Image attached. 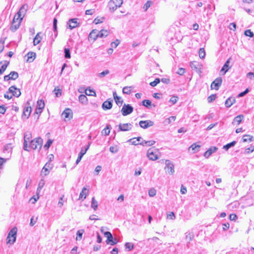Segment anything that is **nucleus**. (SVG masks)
<instances>
[{
	"label": "nucleus",
	"mask_w": 254,
	"mask_h": 254,
	"mask_svg": "<svg viewBox=\"0 0 254 254\" xmlns=\"http://www.w3.org/2000/svg\"><path fill=\"white\" fill-rule=\"evenodd\" d=\"M43 139L41 137L36 138L30 141V143L28 145V149L31 148L34 150L40 149L42 146Z\"/></svg>",
	"instance_id": "1"
},
{
	"label": "nucleus",
	"mask_w": 254,
	"mask_h": 254,
	"mask_svg": "<svg viewBox=\"0 0 254 254\" xmlns=\"http://www.w3.org/2000/svg\"><path fill=\"white\" fill-rule=\"evenodd\" d=\"M17 232V229L16 227H14L11 229L6 238L7 244H13L16 241Z\"/></svg>",
	"instance_id": "2"
},
{
	"label": "nucleus",
	"mask_w": 254,
	"mask_h": 254,
	"mask_svg": "<svg viewBox=\"0 0 254 254\" xmlns=\"http://www.w3.org/2000/svg\"><path fill=\"white\" fill-rule=\"evenodd\" d=\"M123 2V0H110L108 4V6L110 11L114 12L118 7H119L122 5Z\"/></svg>",
	"instance_id": "3"
},
{
	"label": "nucleus",
	"mask_w": 254,
	"mask_h": 254,
	"mask_svg": "<svg viewBox=\"0 0 254 254\" xmlns=\"http://www.w3.org/2000/svg\"><path fill=\"white\" fill-rule=\"evenodd\" d=\"M32 138V134L30 131H26L24 135V143H23V149L25 151H29L28 149V144L30 143Z\"/></svg>",
	"instance_id": "4"
},
{
	"label": "nucleus",
	"mask_w": 254,
	"mask_h": 254,
	"mask_svg": "<svg viewBox=\"0 0 254 254\" xmlns=\"http://www.w3.org/2000/svg\"><path fill=\"white\" fill-rule=\"evenodd\" d=\"M157 153V149L154 148H150L147 151V156L150 160L155 161L158 159Z\"/></svg>",
	"instance_id": "5"
},
{
	"label": "nucleus",
	"mask_w": 254,
	"mask_h": 254,
	"mask_svg": "<svg viewBox=\"0 0 254 254\" xmlns=\"http://www.w3.org/2000/svg\"><path fill=\"white\" fill-rule=\"evenodd\" d=\"M164 169L169 174L173 175L175 172L174 165L169 160H166Z\"/></svg>",
	"instance_id": "6"
},
{
	"label": "nucleus",
	"mask_w": 254,
	"mask_h": 254,
	"mask_svg": "<svg viewBox=\"0 0 254 254\" xmlns=\"http://www.w3.org/2000/svg\"><path fill=\"white\" fill-rule=\"evenodd\" d=\"M133 110V108L130 105L125 104L122 107L121 112L124 116H126L131 114Z\"/></svg>",
	"instance_id": "7"
},
{
	"label": "nucleus",
	"mask_w": 254,
	"mask_h": 254,
	"mask_svg": "<svg viewBox=\"0 0 254 254\" xmlns=\"http://www.w3.org/2000/svg\"><path fill=\"white\" fill-rule=\"evenodd\" d=\"M222 83V79L221 77H219L216 78L211 83V89H214L218 90L221 85Z\"/></svg>",
	"instance_id": "8"
},
{
	"label": "nucleus",
	"mask_w": 254,
	"mask_h": 254,
	"mask_svg": "<svg viewBox=\"0 0 254 254\" xmlns=\"http://www.w3.org/2000/svg\"><path fill=\"white\" fill-rule=\"evenodd\" d=\"M31 111L32 108L30 106V103L29 102H27L26 104L23 109L22 118L25 117L26 119H28L30 115Z\"/></svg>",
	"instance_id": "9"
},
{
	"label": "nucleus",
	"mask_w": 254,
	"mask_h": 254,
	"mask_svg": "<svg viewBox=\"0 0 254 254\" xmlns=\"http://www.w3.org/2000/svg\"><path fill=\"white\" fill-rule=\"evenodd\" d=\"M140 127L143 128H147L154 125L153 122L150 120L141 121L139 123Z\"/></svg>",
	"instance_id": "10"
},
{
	"label": "nucleus",
	"mask_w": 254,
	"mask_h": 254,
	"mask_svg": "<svg viewBox=\"0 0 254 254\" xmlns=\"http://www.w3.org/2000/svg\"><path fill=\"white\" fill-rule=\"evenodd\" d=\"M190 66L192 69L196 71L198 73L201 72V64L198 62L193 61L190 63Z\"/></svg>",
	"instance_id": "11"
},
{
	"label": "nucleus",
	"mask_w": 254,
	"mask_h": 254,
	"mask_svg": "<svg viewBox=\"0 0 254 254\" xmlns=\"http://www.w3.org/2000/svg\"><path fill=\"white\" fill-rule=\"evenodd\" d=\"M53 167V165L50 162H47L42 169L41 173L44 174L45 176H47L50 173V170Z\"/></svg>",
	"instance_id": "12"
},
{
	"label": "nucleus",
	"mask_w": 254,
	"mask_h": 254,
	"mask_svg": "<svg viewBox=\"0 0 254 254\" xmlns=\"http://www.w3.org/2000/svg\"><path fill=\"white\" fill-rule=\"evenodd\" d=\"M77 18L70 19L67 22L69 28H70V29H72L76 27H79V23L77 22Z\"/></svg>",
	"instance_id": "13"
},
{
	"label": "nucleus",
	"mask_w": 254,
	"mask_h": 254,
	"mask_svg": "<svg viewBox=\"0 0 254 254\" xmlns=\"http://www.w3.org/2000/svg\"><path fill=\"white\" fill-rule=\"evenodd\" d=\"M9 91L12 94L13 96L18 97L21 95L20 89L17 88L15 86H11L9 88Z\"/></svg>",
	"instance_id": "14"
},
{
	"label": "nucleus",
	"mask_w": 254,
	"mask_h": 254,
	"mask_svg": "<svg viewBox=\"0 0 254 254\" xmlns=\"http://www.w3.org/2000/svg\"><path fill=\"white\" fill-rule=\"evenodd\" d=\"M132 127V125L130 123L120 124L119 126L120 130L124 131L130 130Z\"/></svg>",
	"instance_id": "15"
},
{
	"label": "nucleus",
	"mask_w": 254,
	"mask_h": 254,
	"mask_svg": "<svg viewBox=\"0 0 254 254\" xmlns=\"http://www.w3.org/2000/svg\"><path fill=\"white\" fill-rule=\"evenodd\" d=\"M57 22H58L57 19L56 18H55L53 20V30H54L55 34H54V35H52V36H51V39H52V42L54 41L55 39L56 38V37L58 35Z\"/></svg>",
	"instance_id": "16"
},
{
	"label": "nucleus",
	"mask_w": 254,
	"mask_h": 254,
	"mask_svg": "<svg viewBox=\"0 0 254 254\" xmlns=\"http://www.w3.org/2000/svg\"><path fill=\"white\" fill-rule=\"evenodd\" d=\"M99 37L98 36V30L94 29L90 33L88 36V39L89 40L95 41L96 39Z\"/></svg>",
	"instance_id": "17"
},
{
	"label": "nucleus",
	"mask_w": 254,
	"mask_h": 254,
	"mask_svg": "<svg viewBox=\"0 0 254 254\" xmlns=\"http://www.w3.org/2000/svg\"><path fill=\"white\" fill-rule=\"evenodd\" d=\"M218 148L215 146L211 147L204 153V156L208 158L213 153L216 152Z\"/></svg>",
	"instance_id": "18"
},
{
	"label": "nucleus",
	"mask_w": 254,
	"mask_h": 254,
	"mask_svg": "<svg viewBox=\"0 0 254 254\" xmlns=\"http://www.w3.org/2000/svg\"><path fill=\"white\" fill-rule=\"evenodd\" d=\"M230 60V58L227 60L220 70V72H223V75L225 74L226 72H227L231 68V67L229 66Z\"/></svg>",
	"instance_id": "19"
},
{
	"label": "nucleus",
	"mask_w": 254,
	"mask_h": 254,
	"mask_svg": "<svg viewBox=\"0 0 254 254\" xmlns=\"http://www.w3.org/2000/svg\"><path fill=\"white\" fill-rule=\"evenodd\" d=\"M88 193V190L86 188L84 187L82 189V191L80 193L78 199L79 200L81 199L82 201L84 200L86 198Z\"/></svg>",
	"instance_id": "20"
},
{
	"label": "nucleus",
	"mask_w": 254,
	"mask_h": 254,
	"mask_svg": "<svg viewBox=\"0 0 254 254\" xmlns=\"http://www.w3.org/2000/svg\"><path fill=\"white\" fill-rule=\"evenodd\" d=\"M113 96L117 105H118L119 106H121L123 103V100L121 98V97L118 96L116 92L115 91L113 92Z\"/></svg>",
	"instance_id": "21"
},
{
	"label": "nucleus",
	"mask_w": 254,
	"mask_h": 254,
	"mask_svg": "<svg viewBox=\"0 0 254 254\" xmlns=\"http://www.w3.org/2000/svg\"><path fill=\"white\" fill-rule=\"evenodd\" d=\"M112 107V101L107 100L102 104V108L104 110H109Z\"/></svg>",
	"instance_id": "22"
},
{
	"label": "nucleus",
	"mask_w": 254,
	"mask_h": 254,
	"mask_svg": "<svg viewBox=\"0 0 254 254\" xmlns=\"http://www.w3.org/2000/svg\"><path fill=\"white\" fill-rule=\"evenodd\" d=\"M244 118V116L243 115H240L236 116L233 120L232 122V124L233 125H239L241 122L242 119Z\"/></svg>",
	"instance_id": "23"
},
{
	"label": "nucleus",
	"mask_w": 254,
	"mask_h": 254,
	"mask_svg": "<svg viewBox=\"0 0 254 254\" xmlns=\"http://www.w3.org/2000/svg\"><path fill=\"white\" fill-rule=\"evenodd\" d=\"M236 102V100L234 97L228 98L225 102V105L226 107H230Z\"/></svg>",
	"instance_id": "24"
},
{
	"label": "nucleus",
	"mask_w": 254,
	"mask_h": 254,
	"mask_svg": "<svg viewBox=\"0 0 254 254\" xmlns=\"http://www.w3.org/2000/svg\"><path fill=\"white\" fill-rule=\"evenodd\" d=\"M27 8L28 5L27 4H24L20 7V9L17 12V13L19 14H20L21 16L24 17L27 10Z\"/></svg>",
	"instance_id": "25"
},
{
	"label": "nucleus",
	"mask_w": 254,
	"mask_h": 254,
	"mask_svg": "<svg viewBox=\"0 0 254 254\" xmlns=\"http://www.w3.org/2000/svg\"><path fill=\"white\" fill-rule=\"evenodd\" d=\"M21 23L18 21H12L10 29L11 31H15L20 26Z\"/></svg>",
	"instance_id": "26"
},
{
	"label": "nucleus",
	"mask_w": 254,
	"mask_h": 254,
	"mask_svg": "<svg viewBox=\"0 0 254 254\" xmlns=\"http://www.w3.org/2000/svg\"><path fill=\"white\" fill-rule=\"evenodd\" d=\"M62 115L64 116L65 118L72 117V112L71 109L66 108L63 112Z\"/></svg>",
	"instance_id": "27"
},
{
	"label": "nucleus",
	"mask_w": 254,
	"mask_h": 254,
	"mask_svg": "<svg viewBox=\"0 0 254 254\" xmlns=\"http://www.w3.org/2000/svg\"><path fill=\"white\" fill-rule=\"evenodd\" d=\"M36 53L34 52H29L26 56L27 57V61L28 62H32L36 58Z\"/></svg>",
	"instance_id": "28"
},
{
	"label": "nucleus",
	"mask_w": 254,
	"mask_h": 254,
	"mask_svg": "<svg viewBox=\"0 0 254 254\" xmlns=\"http://www.w3.org/2000/svg\"><path fill=\"white\" fill-rule=\"evenodd\" d=\"M176 119V116H171L168 118L166 119L163 123L166 126L168 125L169 124H171L172 122H174Z\"/></svg>",
	"instance_id": "29"
},
{
	"label": "nucleus",
	"mask_w": 254,
	"mask_h": 254,
	"mask_svg": "<svg viewBox=\"0 0 254 254\" xmlns=\"http://www.w3.org/2000/svg\"><path fill=\"white\" fill-rule=\"evenodd\" d=\"M104 235L107 238L106 243L109 244L113 240L112 234L110 232H106L104 233Z\"/></svg>",
	"instance_id": "30"
},
{
	"label": "nucleus",
	"mask_w": 254,
	"mask_h": 254,
	"mask_svg": "<svg viewBox=\"0 0 254 254\" xmlns=\"http://www.w3.org/2000/svg\"><path fill=\"white\" fill-rule=\"evenodd\" d=\"M41 33H38L33 40V44L34 46L38 45L42 40V37L40 36Z\"/></svg>",
	"instance_id": "31"
},
{
	"label": "nucleus",
	"mask_w": 254,
	"mask_h": 254,
	"mask_svg": "<svg viewBox=\"0 0 254 254\" xmlns=\"http://www.w3.org/2000/svg\"><path fill=\"white\" fill-rule=\"evenodd\" d=\"M109 34V32L107 30L102 29L100 31H98V36L100 38L106 37Z\"/></svg>",
	"instance_id": "32"
},
{
	"label": "nucleus",
	"mask_w": 254,
	"mask_h": 254,
	"mask_svg": "<svg viewBox=\"0 0 254 254\" xmlns=\"http://www.w3.org/2000/svg\"><path fill=\"white\" fill-rule=\"evenodd\" d=\"M155 143V141L154 140H149V141H143L139 144L142 145L143 146H150L154 145Z\"/></svg>",
	"instance_id": "33"
},
{
	"label": "nucleus",
	"mask_w": 254,
	"mask_h": 254,
	"mask_svg": "<svg viewBox=\"0 0 254 254\" xmlns=\"http://www.w3.org/2000/svg\"><path fill=\"white\" fill-rule=\"evenodd\" d=\"M8 64L9 62L6 61L2 65H1V63H0V74H2L6 70Z\"/></svg>",
	"instance_id": "34"
},
{
	"label": "nucleus",
	"mask_w": 254,
	"mask_h": 254,
	"mask_svg": "<svg viewBox=\"0 0 254 254\" xmlns=\"http://www.w3.org/2000/svg\"><path fill=\"white\" fill-rule=\"evenodd\" d=\"M98 202L96 200L94 197H93L91 201V207L94 210H96L98 208Z\"/></svg>",
	"instance_id": "35"
},
{
	"label": "nucleus",
	"mask_w": 254,
	"mask_h": 254,
	"mask_svg": "<svg viewBox=\"0 0 254 254\" xmlns=\"http://www.w3.org/2000/svg\"><path fill=\"white\" fill-rule=\"evenodd\" d=\"M78 100L82 104H86L87 102V97L83 94H81L79 95L78 97Z\"/></svg>",
	"instance_id": "36"
},
{
	"label": "nucleus",
	"mask_w": 254,
	"mask_h": 254,
	"mask_svg": "<svg viewBox=\"0 0 254 254\" xmlns=\"http://www.w3.org/2000/svg\"><path fill=\"white\" fill-rule=\"evenodd\" d=\"M236 144V141H233L230 143H229L223 146V148L225 149V150H228L230 148L234 146Z\"/></svg>",
	"instance_id": "37"
},
{
	"label": "nucleus",
	"mask_w": 254,
	"mask_h": 254,
	"mask_svg": "<svg viewBox=\"0 0 254 254\" xmlns=\"http://www.w3.org/2000/svg\"><path fill=\"white\" fill-rule=\"evenodd\" d=\"M45 184V181H44V179H41L39 181V184H38V188H37V193L41 191L42 189L44 186Z\"/></svg>",
	"instance_id": "38"
},
{
	"label": "nucleus",
	"mask_w": 254,
	"mask_h": 254,
	"mask_svg": "<svg viewBox=\"0 0 254 254\" xmlns=\"http://www.w3.org/2000/svg\"><path fill=\"white\" fill-rule=\"evenodd\" d=\"M85 151H83V148H82L80 151V152H79V154H78V157H77V159H76V164H78L80 161H81L82 157L83 156V155L85 154Z\"/></svg>",
	"instance_id": "39"
},
{
	"label": "nucleus",
	"mask_w": 254,
	"mask_h": 254,
	"mask_svg": "<svg viewBox=\"0 0 254 254\" xmlns=\"http://www.w3.org/2000/svg\"><path fill=\"white\" fill-rule=\"evenodd\" d=\"M200 147V146L199 145H197L195 143H193L189 147V150L191 149L193 152H196L199 150Z\"/></svg>",
	"instance_id": "40"
},
{
	"label": "nucleus",
	"mask_w": 254,
	"mask_h": 254,
	"mask_svg": "<svg viewBox=\"0 0 254 254\" xmlns=\"http://www.w3.org/2000/svg\"><path fill=\"white\" fill-rule=\"evenodd\" d=\"M12 147L11 144H7L4 146L3 151L4 152H10L12 151Z\"/></svg>",
	"instance_id": "41"
},
{
	"label": "nucleus",
	"mask_w": 254,
	"mask_h": 254,
	"mask_svg": "<svg viewBox=\"0 0 254 254\" xmlns=\"http://www.w3.org/2000/svg\"><path fill=\"white\" fill-rule=\"evenodd\" d=\"M45 107V103L43 100H39L37 102V108L43 109Z\"/></svg>",
	"instance_id": "42"
},
{
	"label": "nucleus",
	"mask_w": 254,
	"mask_h": 254,
	"mask_svg": "<svg viewBox=\"0 0 254 254\" xmlns=\"http://www.w3.org/2000/svg\"><path fill=\"white\" fill-rule=\"evenodd\" d=\"M9 75L11 80H15L18 77V73L16 71H11Z\"/></svg>",
	"instance_id": "43"
},
{
	"label": "nucleus",
	"mask_w": 254,
	"mask_h": 254,
	"mask_svg": "<svg viewBox=\"0 0 254 254\" xmlns=\"http://www.w3.org/2000/svg\"><path fill=\"white\" fill-rule=\"evenodd\" d=\"M194 235L192 233H187L186 234V240L188 242L191 241Z\"/></svg>",
	"instance_id": "44"
},
{
	"label": "nucleus",
	"mask_w": 254,
	"mask_h": 254,
	"mask_svg": "<svg viewBox=\"0 0 254 254\" xmlns=\"http://www.w3.org/2000/svg\"><path fill=\"white\" fill-rule=\"evenodd\" d=\"M126 249H127L128 251H131L133 248L134 245L132 243L127 242L125 245Z\"/></svg>",
	"instance_id": "45"
},
{
	"label": "nucleus",
	"mask_w": 254,
	"mask_h": 254,
	"mask_svg": "<svg viewBox=\"0 0 254 254\" xmlns=\"http://www.w3.org/2000/svg\"><path fill=\"white\" fill-rule=\"evenodd\" d=\"M83 233H84V230L83 229L79 230L77 232V233H76L77 237L76 238V240H80L82 239V236Z\"/></svg>",
	"instance_id": "46"
},
{
	"label": "nucleus",
	"mask_w": 254,
	"mask_h": 254,
	"mask_svg": "<svg viewBox=\"0 0 254 254\" xmlns=\"http://www.w3.org/2000/svg\"><path fill=\"white\" fill-rule=\"evenodd\" d=\"M253 140V137L250 135H245L243 137V142H247L248 141H252Z\"/></svg>",
	"instance_id": "47"
},
{
	"label": "nucleus",
	"mask_w": 254,
	"mask_h": 254,
	"mask_svg": "<svg viewBox=\"0 0 254 254\" xmlns=\"http://www.w3.org/2000/svg\"><path fill=\"white\" fill-rule=\"evenodd\" d=\"M131 92L130 87H125L123 89V93L126 94H130Z\"/></svg>",
	"instance_id": "48"
},
{
	"label": "nucleus",
	"mask_w": 254,
	"mask_h": 254,
	"mask_svg": "<svg viewBox=\"0 0 254 254\" xmlns=\"http://www.w3.org/2000/svg\"><path fill=\"white\" fill-rule=\"evenodd\" d=\"M156 194V190L154 188L150 189L148 191V194L150 197L154 196Z\"/></svg>",
	"instance_id": "49"
},
{
	"label": "nucleus",
	"mask_w": 254,
	"mask_h": 254,
	"mask_svg": "<svg viewBox=\"0 0 254 254\" xmlns=\"http://www.w3.org/2000/svg\"><path fill=\"white\" fill-rule=\"evenodd\" d=\"M199 56L200 58L203 59L205 56V53L203 48H200L199 50Z\"/></svg>",
	"instance_id": "50"
},
{
	"label": "nucleus",
	"mask_w": 254,
	"mask_h": 254,
	"mask_svg": "<svg viewBox=\"0 0 254 254\" xmlns=\"http://www.w3.org/2000/svg\"><path fill=\"white\" fill-rule=\"evenodd\" d=\"M142 105L147 108L151 105V102L149 100H144L142 101Z\"/></svg>",
	"instance_id": "51"
},
{
	"label": "nucleus",
	"mask_w": 254,
	"mask_h": 254,
	"mask_svg": "<svg viewBox=\"0 0 254 254\" xmlns=\"http://www.w3.org/2000/svg\"><path fill=\"white\" fill-rule=\"evenodd\" d=\"M244 34L246 36H249L250 37H254V33L252 31H251V30L250 29L246 30L245 31Z\"/></svg>",
	"instance_id": "52"
},
{
	"label": "nucleus",
	"mask_w": 254,
	"mask_h": 254,
	"mask_svg": "<svg viewBox=\"0 0 254 254\" xmlns=\"http://www.w3.org/2000/svg\"><path fill=\"white\" fill-rule=\"evenodd\" d=\"M160 82V80L159 78H156L153 81L151 82L150 83V85L154 87L157 85L159 82Z\"/></svg>",
	"instance_id": "53"
},
{
	"label": "nucleus",
	"mask_w": 254,
	"mask_h": 254,
	"mask_svg": "<svg viewBox=\"0 0 254 254\" xmlns=\"http://www.w3.org/2000/svg\"><path fill=\"white\" fill-rule=\"evenodd\" d=\"M64 57L66 59L70 58V53L69 49L65 48L64 49Z\"/></svg>",
	"instance_id": "54"
},
{
	"label": "nucleus",
	"mask_w": 254,
	"mask_h": 254,
	"mask_svg": "<svg viewBox=\"0 0 254 254\" xmlns=\"http://www.w3.org/2000/svg\"><path fill=\"white\" fill-rule=\"evenodd\" d=\"M110 132V128L108 126H107L102 131V133L105 135H108Z\"/></svg>",
	"instance_id": "55"
},
{
	"label": "nucleus",
	"mask_w": 254,
	"mask_h": 254,
	"mask_svg": "<svg viewBox=\"0 0 254 254\" xmlns=\"http://www.w3.org/2000/svg\"><path fill=\"white\" fill-rule=\"evenodd\" d=\"M120 44V41L119 40H116L115 41L113 42L111 44V46L112 48H116L118 45Z\"/></svg>",
	"instance_id": "56"
},
{
	"label": "nucleus",
	"mask_w": 254,
	"mask_h": 254,
	"mask_svg": "<svg viewBox=\"0 0 254 254\" xmlns=\"http://www.w3.org/2000/svg\"><path fill=\"white\" fill-rule=\"evenodd\" d=\"M104 19V17H102L101 18H96L94 20V21L93 22L96 24H99V23H101L102 22H103V20Z\"/></svg>",
	"instance_id": "57"
},
{
	"label": "nucleus",
	"mask_w": 254,
	"mask_h": 254,
	"mask_svg": "<svg viewBox=\"0 0 254 254\" xmlns=\"http://www.w3.org/2000/svg\"><path fill=\"white\" fill-rule=\"evenodd\" d=\"M109 70L107 69V70H105L102 72H101V73H100L99 74V76L100 77H103L104 76H105V75L108 74L109 73Z\"/></svg>",
	"instance_id": "58"
},
{
	"label": "nucleus",
	"mask_w": 254,
	"mask_h": 254,
	"mask_svg": "<svg viewBox=\"0 0 254 254\" xmlns=\"http://www.w3.org/2000/svg\"><path fill=\"white\" fill-rule=\"evenodd\" d=\"M37 219H38L37 217H36V218H34V216L32 217V218H31V220H30V225L31 226H34L36 224Z\"/></svg>",
	"instance_id": "59"
},
{
	"label": "nucleus",
	"mask_w": 254,
	"mask_h": 254,
	"mask_svg": "<svg viewBox=\"0 0 254 254\" xmlns=\"http://www.w3.org/2000/svg\"><path fill=\"white\" fill-rule=\"evenodd\" d=\"M178 99V98L177 96H173L170 98V102L173 104H175L177 102Z\"/></svg>",
	"instance_id": "60"
},
{
	"label": "nucleus",
	"mask_w": 254,
	"mask_h": 254,
	"mask_svg": "<svg viewBox=\"0 0 254 254\" xmlns=\"http://www.w3.org/2000/svg\"><path fill=\"white\" fill-rule=\"evenodd\" d=\"M216 98V95L212 94L209 96L207 98V101L209 103L212 102L213 101H214Z\"/></svg>",
	"instance_id": "61"
},
{
	"label": "nucleus",
	"mask_w": 254,
	"mask_h": 254,
	"mask_svg": "<svg viewBox=\"0 0 254 254\" xmlns=\"http://www.w3.org/2000/svg\"><path fill=\"white\" fill-rule=\"evenodd\" d=\"M109 150L113 153H117L118 151V148L117 146H111Z\"/></svg>",
	"instance_id": "62"
},
{
	"label": "nucleus",
	"mask_w": 254,
	"mask_h": 254,
	"mask_svg": "<svg viewBox=\"0 0 254 254\" xmlns=\"http://www.w3.org/2000/svg\"><path fill=\"white\" fill-rule=\"evenodd\" d=\"M12 94H11V93H10L9 91L7 92L4 95V98L8 99H10L12 97Z\"/></svg>",
	"instance_id": "63"
},
{
	"label": "nucleus",
	"mask_w": 254,
	"mask_h": 254,
	"mask_svg": "<svg viewBox=\"0 0 254 254\" xmlns=\"http://www.w3.org/2000/svg\"><path fill=\"white\" fill-rule=\"evenodd\" d=\"M247 77L249 78L250 79L253 80L254 79V73L252 72H250L247 74Z\"/></svg>",
	"instance_id": "64"
}]
</instances>
